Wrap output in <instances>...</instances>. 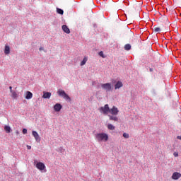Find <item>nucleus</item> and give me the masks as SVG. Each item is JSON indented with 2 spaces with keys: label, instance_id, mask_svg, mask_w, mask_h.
Returning a JSON list of instances; mask_svg holds the SVG:
<instances>
[{
  "label": "nucleus",
  "instance_id": "21",
  "mask_svg": "<svg viewBox=\"0 0 181 181\" xmlns=\"http://www.w3.org/2000/svg\"><path fill=\"white\" fill-rule=\"evenodd\" d=\"M124 50H131V45L127 44L124 45Z\"/></svg>",
  "mask_w": 181,
  "mask_h": 181
},
{
  "label": "nucleus",
  "instance_id": "6",
  "mask_svg": "<svg viewBox=\"0 0 181 181\" xmlns=\"http://www.w3.org/2000/svg\"><path fill=\"white\" fill-rule=\"evenodd\" d=\"M32 135H33V136H34V138L37 142H40V136H39V134L37 133V132L33 131Z\"/></svg>",
  "mask_w": 181,
  "mask_h": 181
},
{
  "label": "nucleus",
  "instance_id": "30",
  "mask_svg": "<svg viewBox=\"0 0 181 181\" xmlns=\"http://www.w3.org/2000/svg\"><path fill=\"white\" fill-rule=\"evenodd\" d=\"M177 139H180L181 140V136H177Z\"/></svg>",
  "mask_w": 181,
  "mask_h": 181
},
{
  "label": "nucleus",
  "instance_id": "29",
  "mask_svg": "<svg viewBox=\"0 0 181 181\" xmlns=\"http://www.w3.org/2000/svg\"><path fill=\"white\" fill-rule=\"evenodd\" d=\"M39 50H40V52H41V50H43V47H40Z\"/></svg>",
  "mask_w": 181,
  "mask_h": 181
},
{
  "label": "nucleus",
  "instance_id": "3",
  "mask_svg": "<svg viewBox=\"0 0 181 181\" xmlns=\"http://www.w3.org/2000/svg\"><path fill=\"white\" fill-rule=\"evenodd\" d=\"M98 110L101 114H104V115H108V112H110V106L108 104H106L104 105V107H100Z\"/></svg>",
  "mask_w": 181,
  "mask_h": 181
},
{
  "label": "nucleus",
  "instance_id": "13",
  "mask_svg": "<svg viewBox=\"0 0 181 181\" xmlns=\"http://www.w3.org/2000/svg\"><path fill=\"white\" fill-rule=\"evenodd\" d=\"M52 97V93L50 92H43L42 98H50Z\"/></svg>",
  "mask_w": 181,
  "mask_h": 181
},
{
  "label": "nucleus",
  "instance_id": "24",
  "mask_svg": "<svg viewBox=\"0 0 181 181\" xmlns=\"http://www.w3.org/2000/svg\"><path fill=\"white\" fill-rule=\"evenodd\" d=\"M123 136L124 138H126L127 139H128V138H129V134L128 133H124Z\"/></svg>",
  "mask_w": 181,
  "mask_h": 181
},
{
  "label": "nucleus",
  "instance_id": "23",
  "mask_svg": "<svg viewBox=\"0 0 181 181\" xmlns=\"http://www.w3.org/2000/svg\"><path fill=\"white\" fill-rule=\"evenodd\" d=\"M99 56H100V57H103V59H105V56H104V52H103V51H100L99 52Z\"/></svg>",
  "mask_w": 181,
  "mask_h": 181
},
{
  "label": "nucleus",
  "instance_id": "2",
  "mask_svg": "<svg viewBox=\"0 0 181 181\" xmlns=\"http://www.w3.org/2000/svg\"><path fill=\"white\" fill-rule=\"evenodd\" d=\"M57 93L58 94V95H59V97H62L64 100H66V101H71V98H70V96H69V95H67V93H66V92L63 89H59Z\"/></svg>",
  "mask_w": 181,
  "mask_h": 181
},
{
  "label": "nucleus",
  "instance_id": "12",
  "mask_svg": "<svg viewBox=\"0 0 181 181\" xmlns=\"http://www.w3.org/2000/svg\"><path fill=\"white\" fill-rule=\"evenodd\" d=\"M124 84H122V82L121 81H117V83L115 85V90H118V88H121Z\"/></svg>",
  "mask_w": 181,
  "mask_h": 181
},
{
  "label": "nucleus",
  "instance_id": "5",
  "mask_svg": "<svg viewBox=\"0 0 181 181\" xmlns=\"http://www.w3.org/2000/svg\"><path fill=\"white\" fill-rule=\"evenodd\" d=\"M109 112H110L112 115H118L119 110H118V107L113 106L112 108L110 109Z\"/></svg>",
  "mask_w": 181,
  "mask_h": 181
},
{
  "label": "nucleus",
  "instance_id": "15",
  "mask_svg": "<svg viewBox=\"0 0 181 181\" xmlns=\"http://www.w3.org/2000/svg\"><path fill=\"white\" fill-rule=\"evenodd\" d=\"M11 97L12 98H13L14 100L18 98V93H16V91L13 90L12 92H11Z\"/></svg>",
  "mask_w": 181,
  "mask_h": 181
},
{
  "label": "nucleus",
  "instance_id": "26",
  "mask_svg": "<svg viewBox=\"0 0 181 181\" xmlns=\"http://www.w3.org/2000/svg\"><path fill=\"white\" fill-rule=\"evenodd\" d=\"M173 155H174V156H175V158H177V156H179V153L175 152V153H173Z\"/></svg>",
  "mask_w": 181,
  "mask_h": 181
},
{
  "label": "nucleus",
  "instance_id": "20",
  "mask_svg": "<svg viewBox=\"0 0 181 181\" xmlns=\"http://www.w3.org/2000/svg\"><path fill=\"white\" fill-rule=\"evenodd\" d=\"M57 12L59 15H63L64 13V11L62 8H57Z\"/></svg>",
  "mask_w": 181,
  "mask_h": 181
},
{
  "label": "nucleus",
  "instance_id": "11",
  "mask_svg": "<svg viewBox=\"0 0 181 181\" xmlns=\"http://www.w3.org/2000/svg\"><path fill=\"white\" fill-rule=\"evenodd\" d=\"M62 28V30H64L65 33H67V35L70 34V29L69 28V27H67V25H63Z\"/></svg>",
  "mask_w": 181,
  "mask_h": 181
},
{
  "label": "nucleus",
  "instance_id": "8",
  "mask_svg": "<svg viewBox=\"0 0 181 181\" xmlns=\"http://www.w3.org/2000/svg\"><path fill=\"white\" fill-rule=\"evenodd\" d=\"M181 174L180 173L175 172L172 175V179L173 180H177V179H180Z\"/></svg>",
  "mask_w": 181,
  "mask_h": 181
},
{
  "label": "nucleus",
  "instance_id": "16",
  "mask_svg": "<svg viewBox=\"0 0 181 181\" xmlns=\"http://www.w3.org/2000/svg\"><path fill=\"white\" fill-rule=\"evenodd\" d=\"M109 119L110 121H118V117L117 116L109 115Z\"/></svg>",
  "mask_w": 181,
  "mask_h": 181
},
{
  "label": "nucleus",
  "instance_id": "28",
  "mask_svg": "<svg viewBox=\"0 0 181 181\" xmlns=\"http://www.w3.org/2000/svg\"><path fill=\"white\" fill-rule=\"evenodd\" d=\"M27 148H28V149H32V146L28 145V146H27Z\"/></svg>",
  "mask_w": 181,
  "mask_h": 181
},
{
  "label": "nucleus",
  "instance_id": "27",
  "mask_svg": "<svg viewBox=\"0 0 181 181\" xmlns=\"http://www.w3.org/2000/svg\"><path fill=\"white\" fill-rule=\"evenodd\" d=\"M9 90H10V93H12L13 91V90H12V86L9 87Z\"/></svg>",
  "mask_w": 181,
  "mask_h": 181
},
{
  "label": "nucleus",
  "instance_id": "17",
  "mask_svg": "<svg viewBox=\"0 0 181 181\" xmlns=\"http://www.w3.org/2000/svg\"><path fill=\"white\" fill-rule=\"evenodd\" d=\"M87 60H88V58H87V57H85L83 61L81 62L80 66H84V64L87 63Z\"/></svg>",
  "mask_w": 181,
  "mask_h": 181
},
{
  "label": "nucleus",
  "instance_id": "9",
  "mask_svg": "<svg viewBox=\"0 0 181 181\" xmlns=\"http://www.w3.org/2000/svg\"><path fill=\"white\" fill-rule=\"evenodd\" d=\"M62 108H63V106H62V105L60 103H57V104H55V105H54V110L57 112H59V111H60V110H62Z\"/></svg>",
  "mask_w": 181,
  "mask_h": 181
},
{
  "label": "nucleus",
  "instance_id": "1",
  "mask_svg": "<svg viewBox=\"0 0 181 181\" xmlns=\"http://www.w3.org/2000/svg\"><path fill=\"white\" fill-rule=\"evenodd\" d=\"M98 142H107L108 141V134L107 133H98L95 134Z\"/></svg>",
  "mask_w": 181,
  "mask_h": 181
},
{
  "label": "nucleus",
  "instance_id": "18",
  "mask_svg": "<svg viewBox=\"0 0 181 181\" xmlns=\"http://www.w3.org/2000/svg\"><path fill=\"white\" fill-rule=\"evenodd\" d=\"M107 129H110V131H114L115 129V126H114L111 124H109L107 125Z\"/></svg>",
  "mask_w": 181,
  "mask_h": 181
},
{
  "label": "nucleus",
  "instance_id": "10",
  "mask_svg": "<svg viewBox=\"0 0 181 181\" xmlns=\"http://www.w3.org/2000/svg\"><path fill=\"white\" fill-rule=\"evenodd\" d=\"M33 97V93H32L30 91H27L25 93V98L26 100H30Z\"/></svg>",
  "mask_w": 181,
  "mask_h": 181
},
{
  "label": "nucleus",
  "instance_id": "19",
  "mask_svg": "<svg viewBox=\"0 0 181 181\" xmlns=\"http://www.w3.org/2000/svg\"><path fill=\"white\" fill-rule=\"evenodd\" d=\"M4 130L6 131V132L7 134L11 133V127H9V126H5V127H4Z\"/></svg>",
  "mask_w": 181,
  "mask_h": 181
},
{
  "label": "nucleus",
  "instance_id": "7",
  "mask_svg": "<svg viewBox=\"0 0 181 181\" xmlns=\"http://www.w3.org/2000/svg\"><path fill=\"white\" fill-rule=\"evenodd\" d=\"M36 168L39 170H45V168H46V166L45 165V164H43V163L39 162L36 164Z\"/></svg>",
  "mask_w": 181,
  "mask_h": 181
},
{
  "label": "nucleus",
  "instance_id": "14",
  "mask_svg": "<svg viewBox=\"0 0 181 181\" xmlns=\"http://www.w3.org/2000/svg\"><path fill=\"white\" fill-rule=\"evenodd\" d=\"M9 53H11V47H9V45H6L4 47V54H9Z\"/></svg>",
  "mask_w": 181,
  "mask_h": 181
},
{
  "label": "nucleus",
  "instance_id": "31",
  "mask_svg": "<svg viewBox=\"0 0 181 181\" xmlns=\"http://www.w3.org/2000/svg\"><path fill=\"white\" fill-rule=\"evenodd\" d=\"M149 70H150V71H151V72L153 71V69H152V68H150Z\"/></svg>",
  "mask_w": 181,
  "mask_h": 181
},
{
  "label": "nucleus",
  "instance_id": "22",
  "mask_svg": "<svg viewBox=\"0 0 181 181\" xmlns=\"http://www.w3.org/2000/svg\"><path fill=\"white\" fill-rule=\"evenodd\" d=\"M154 32L156 33L158 32H160V28L159 27H155L154 28Z\"/></svg>",
  "mask_w": 181,
  "mask_h": 181
},
{
  "label": "nucleus",
  "instance_id": "4",
  "mask_svg": "<svg viewBox=\"0 0 181 181\" xmlns=\"http://www.w3.org/2000/svg\"><path fill=\"white\" fill-rule=\"evenodd\" d=\"M101 88L103 90H105V91H111V90H112V86H111V83H102Z\"/></svg>",
  "mask_w": 181,
  "mask_h": 181
},
{
  "label": "nucleus",
  "instance_id": "25",
  "mask_svg": "<svg viewBox=\"0 0 181 181\" xmlns=\"http://www.w3.org/2000/svg\"><path fill=\"white\" fill-rule=\"evenodd\" d=\"M23 134H28V129H23Z\"/></svg>",
  "mask_w": 181,
  "mask_h": 181
}]
</instances>
